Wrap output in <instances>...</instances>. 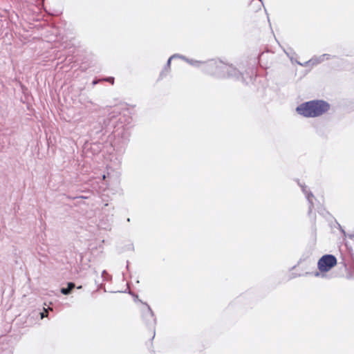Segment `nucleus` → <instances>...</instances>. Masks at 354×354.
Masks as SVG:
<instances>
[{
    "label": "nucleus",
    "instance_id": "f257e3e1",
    "mask_svg": "<svg viewBox=\"0 0 354 354\" xmlns=\"http://www.w3.org/2000/svg\"><path fill=\"white\" fill-rule=\"evenodd\" d=\"M132 122L129 113L121 114L112 111L106 118H100L91 124L89 136L97 151L101 150L100 146L103 142L109 141L114 150L122 152L127 147L130 137L129 125Z\"/></svg>",
    "mask_w": 354,
    "mask_h": 354
},
{
    "label": "nucleus",
    "instance_id": "f03ea898",
    "mask_svg": "<svg viewBox=\"0 0 354 354\" xmlns=\"http://www.w3.org/2000/svg\"><path fill=\"white\" fill-rule=\"evenodd\" d=\"M203 71L217 78L239 80L241 77V73L237 68L221 60L212 59L204 63Z\"/></svg>",
    "mask_w": 354,
    "mask_h": 354
},
{
    "label": "nucleus",
    "instance_id": "7ed1b4c3",
    "mask_svg": "<svg viewBox=\"0 0 354 354\" xmlns=\"http://www.w3.org/2000/svg\"><path fill=\"white\" fill-rule=\"evenodd\" d=\"M330 104L323 100H313L299 105L297 113L306 118H315L323 115L330 109Z\"/></svg>",
    "mask_w": 354,
    "mask_h": 354
},
{
    "label": "nucleus",
    "instance_id": "20e7f679",
    "mask_svg": "<svg viewBox=\"0 0 354 354\" xmlns=\"http://www.w3.org/2000/svg\"><path fill=\"white\" fill-rule=\"evenodd\" d=\"M337 263V258L333 254H324L318 261L317 268L319 272L316 271L314 273L315 277H323L324 272L329 271Z\"/></svg>",
    "mask_w": 354,
    "mask_h": 354
},
{
    "label": "nucleus",
    "instance_id": "39448f33",
    "mask_svg": "<svg viewBox=\"0 0 354 354\" xmlns=\"http://www.w3.org/2000/svg\"><path fill=\"white\" fill-rule=\"evenodd\" d=\"M145 307L142 309V318L149 327H153L156 324V318L154 313L147 303H142Z\"/></svg>",
    "mask_w": 354,
    "mask_h": 354
},
{
    "label": "nucleus",
    "instance_id": "423d86ee",
    "mask_svg": "<svg viewBox=\"0 0 354 354\" xmlns=\"http://www.w3.org/2000/svg\"><path fill=\"white\" fill-rule=\"evenodd\" d=\"M299 185L301 187L303 193L306 195V198L308 202V214L310 215V213L312 212L313 207H314L313 202L314 195L310 191L307 190V186H306L305 185H302V184H299Z\"/></svg>",
    "mask_w": 354,
    "mask_h": 354
},
{
    "label": "nucleus",
    "instance_id": "0eeeda50",
    "mask_svg": "<svg viewBox=\"0 0 354 354\" xmlns=\"http://www.w3.org/2000/svg\"><path fill=\"white\" fill-rule=\"evenodd\" d=\"M330 57V55L329 54H323L319 57H314L310 59L307 63H311L312 65H316L320 64L324 62L325 59H329Z\"/></svg>",
    "mask_w": 354,
    "mask_h": 354
},
{
    "label": "nucleus",
    "instance_id": "6e6552de",
    "mask_svg": "<svg viewBox=\"0 0 354 354\" xmlns=\"http://www.w3.org/2000/svg\"><path fill=\"white\" fill-rule=\"evenodd\" d=\"M353 259V271L351 270V268H348V265L346 263L345 260L343 259L342 261L339 262V264H342V266L345 268V270L347 271L346 272V277L348 279H353L354 278V259Z\"/></svg>",
    "mask_w": 354,
    "mask_h": 354
},
{
    "label": "nucleus",
    "instance_id": "1a4fd4ad",
    "mask_svg": "<svg viewBox=\"0 0 354 354\" xmlns=\"http://www.w3.org/2000/svg\"><path fill=\"white\" fill-rule=\"evenodd\" d=\"M75 287V283H73V282H68L67 283V287L62 288L61 290H60V292L63 295H68L71 294V292H72V290L74 289Z\"/></svg>",
    "mask_w": 354,
    "mask_h": 354
},
{
    "label": "nucleus",
    "instance_id": "9d476101",
    "mask_svg": "<svg viewBox=\"0 0 354 354\" xmlns=\"http://www.w3.org/2000/svg\"><path fill=\"white\" fill-rule=\"evenodd\" d=\"M171 61V59H170V58H169L165 66H164V68L160 73V77H159L160 79H162L164 77H165L167 75V73L169 72Z\"/></svg>",
    "mask_w": 354,
    "mask_h": 354
},
{
    "label": "nucleus",
    "instance_id": "9b49d317",
    "mask_svg": "<svg viewBox=\"0 0 354 354\" xmlns=\"http://www.w3.org/2000/svg\"><path fill=\"white\" fill-rule=\"evenodd\" d=\"M64 196L71 200L77 199V198H82V199H87L88 198V196H78V195H73V194H64Z\"/></svg>",
    "mask_w": 354,
    "mask_h": 354
},
{
    "label": "nucleus",
    "instance_id": "f8f14e48",
    "mask_svg": "<svg viewBox=\"0 0 354 354\" xmlns=\"http://www.w3.org/2000/svg\"><path fill=\"white\" fill-rule=\"evenodd\" d=\"M187 62H188L189 64L194 66H198L199 64L201 63L200 61L194 60V59H187Z\"/></svg>",
    "mask_w": 354,
    "mask_h": 354
},
{
    "label": "nucleus",
    "instance_id": "ddd939ff",
    "mask_svg": "<svg viewBox=\"0 0 354 354\" xmlns=\"http://www.w3.org/2000/svg\"><path fill=\"white\" fill-rule=\"evenodd\" d=\"M39 314L41 315V318L43 319L44 317H47L48 311H47V310L46 308H44V311L39 313Z\"/></svg>",
    "mask_w": 354,
    "mask_h": 354
},
{
    "label": "nucleus",
    "instance_id": "4468645a",
    "mask_svg": "<svg viewBox=\"0 0 354 354\" xmlns=\"http://www.w3.org/2000/svg\"><path fill=\"white\" fill-rule=\"evenodd\" d=\"M106 81L113 84L114 83V78L113 77H109L106 79Z\"/></svg>",
    "mask_w": 354,
    "mask_h": 354
},
{
    "label": "nucleus",
    "instance_id": "2eb2a0df",
    "mask_svg": "<svg viewBox=\"0 0 354 354\" xmlns=\"http://www.w3.org/2000/svg\"><path fill=\"white\" fill-rule=\"evenodd\" d=\"M338 226H339V229L340 232L344 234V236H346V233L345 230L342 228V227L339 224H338Z\"/></svg>",
    "mask_w": 354,
    "mask_h": 354
},
{
    "label": "nucleus",
    "instance_id": "dca6fc26",
    "mask_svg": "<svg viewBox=\"0 0 354 354\" xmlns=\"http://www.w3.org/2000/svg\"><path fill=\"white\" fill-rule=\"evenodd\" d=\"M180 55L179 54H174L173 55H171L169 58L170 59H175V58H177V57H180Z\"/></svg>",
    "mask_w": 354,
    "mask_h": 354
},
{
    "label": "nucleus",
    "instance_id": "f3484780",
    "mask_svg": "<svg viewBox=\"0 0 354 354\" xmlns=\"http://www.w3.org/2000/svg\"><path fill=\"white\" fill-rule=\"evenodd\" d=\"M346 236H348L351 239H354V232L353 233H351V234H346Z\"/></svg>",
    "mask_w": 354,
    "mask_h": 354
},
{
    "label": "nucleus",
    "instance_id": "a211bd4d",
    "mask_svg": "<svg viewBox=\"0 0 354 354\" xmlns=\"http://www.w3.org/2000/svg\"><path fill=\"white\" fill-rule=\"evenodd\" d=\"M106 274L107 277H110V276L107 274L106 271V270H103L102 271V277H104V275Z\"/></svg>",
    "mask_w": 354,
    "mask_h": 354
},
{
    "label": "nucleus",
    "instance_id": "6ab92c4d",
    "mask_svg": "<svg viewBox=\"0 0 354 354\" xmlns=\"http://www.w3.org/2000/svg\"><path fill=\"white\" fill-rule=\"evenodd\" d=\"M179 58H180V59H183V60H185V61H186V62H187V59H188V58H187L185 56L182 55H180V57H179Z\"/></svg>",
    "mask_w": 354,
    "mask_h": 354
},
{
    "label": "nucleus",
    "instance_id": "aec40b11",
    "mask_svg": "<svg viewBox=\"0 0 354 354\" xmlns=\"http://www.w3.org/2000/svg\"><path fill=\"white\" fill-rule=\"evenodd\" d=\"M98 82H99L98 80L95 79V80H93L92 83H93V85H95V84H97L98 83Z\"/></svg>",
    "mask_w": 354,
    "mask_h": 354
},
{
    "label": "nucleus",
    "instance_id": "412c9836",
    "mask_svg": "<svg viewBox=\"0 0 354 354\" xmlns=\"http://www.w3.org/2000/svg\"><path fill=\"white\" fill-rule=\"evenodd\" d=\"M80 192H86V193H88V194L90 193V191H82V190H80Z\"/></svg>",
    "mask_w": 354,
    "mask_h": 354
},
{
    "label": "nucleus",
    "instance_id": "4be33fe9",
    "mask_svg": "<svg viewBox=\"0 0 354 354\" xmlns=\"http://www.w3.org/2000/svg\"><path fill=\"white\" fill-rule=\"evenodd\" d=\"M78 196H88L86 194H84V195H78Z\"/></svg>",
    "mask_w": 354,
    "mask_h": 354
},
{
    "label": "nucleus",
    "instance_id": "5701e85b",
    "mask_svg": "<svg viewBox=\"0 0 354 354\" xmlns=\"http://www.w3.org/2000/svg\"><path fill=\"white\" fill-rule=\"evenodd\" d=\"M127 269L129 268V261H127Z\"/></svg>",
    "mask_w": 354,
    "mask_h": 354
},
{
    "label": "nucleus",
    "instance_id": "b1692460",
    "mask_svg": "<svg viewBox=\"0 0 354 354\" xmlns=\"http://www.w3.org/2000/svg\"><path fill=\"white\" fill-rule=\"evenodd\" d=\"M155 337V331H153V335L152 337V339H153Z\"/></svg>",
    "mask_w": 354,
    "mask_h": 354
},
{
    "label": "nucleus",
    "instance_id": "393cba45",
    "mask_svg": "<svg viewBox=\"0 0 354 354\" xmlns=\"http://www.w3.org/2000/svg\"><path fill=\"white\" fill-rule=\"evenodd\" d=\"M82 288V286H80L77 287L78 289L81 288Z\"/></svg>",
    "mask_w": 354,
    "mask_h": 354
}]
</instances>
